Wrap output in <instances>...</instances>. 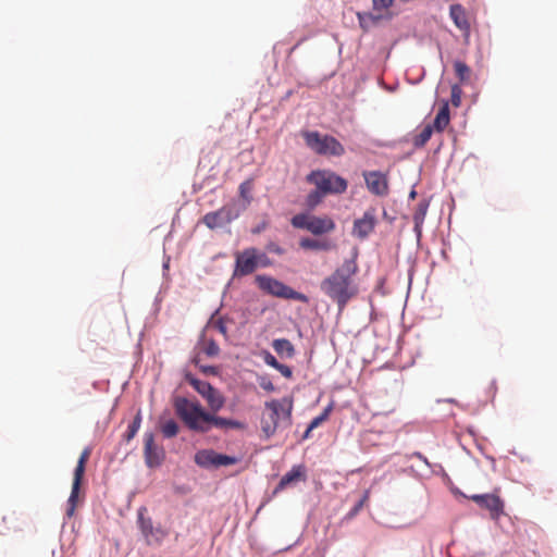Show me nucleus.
<instances>
[{"label":"nucleus","mask_w":557,"mask_h":557,"mask_svg":"<svg viewBox=\"0 0 557 557\" xmlns=\"http://www.w3.org/2000/svg\"><path fill=\"white\" fill-rule=\"evenodd\" d=\"M462 90L459 85L455 84L451 86V103L454 107H459L461 103Z\"/></svg>","instance_id":"2f4dec72"},{"label":"nucleus","mask_w":557,"mask_h":557,"mask_svg":"<svg viewBox=\"0 0 557 557\" xmlns=\"http://www.w3.org/2000/svg\"><path fill=\"white\" fill-rule=\"evenodd\" d=\"M147 508L140 507L137 511V523L148 545H159L168 536V531L160 525L154 527L151 518L146 517Z\"/></svg>","instance_id":"9d476101"},{"label":"nucleus","mask_w":557,"mask_h":557,"mask_svg":"<svg viewBox=\"0 0 557 557\" xmlns=\"http://www.w3.org/2000/svg\"><path fill=\"white\" fill-rule=\"evenodd\" d=\"M215 327L223 334V335H226V326L225 324L223 323V321H218L215 323Z\"/></svg>","instance_id":"58836bf2"},{"label":"nucleus","mask_w":557,"mask_h":557,"mask_svg":"<svg viewBox=\"0 0 557 557\" xmlns=\"http://www.w3.org/2000/svg\"><path fill=\"white\" fill-rule=\"evenodd\" d=\"M394 0H372V7L375 12H379L377 15L373 13H364L363 15L358 14L360 25L363 27V23L366 20L371 21L372 23H376L383 17L381 14L382 11H387L389 7H392Z\"/></svg>","instance_id":"a211bd4d"},{"label":"nucleus","mask_w":557,"mask_h":557,"mask_svg":"<svg viewBox=\"0 0 557 557\" xmlns=\"http://www.w3.org/2000/svg\"><path fill=\"white\" fill-rule=\"evenodd\" d=\"M469 499L474 502L480 508L486 509L490 512V517L494 520L499 519L504 515V502L495 493L473 494L469 496Z\"/></svg>","instance_id":"f8f14e48"},{"label":"nucleus","mask_w":557,"mask_h":557,"mask_svg":"<svg viewBox=\"0 0 557 557\" xmlns=\"http://www.w3.org/2000/svg\"><path fill=\"white\" fill-rule=\"evenodd\" d=\"M238 459L228 455L216 453L213 449H201L195 455L197 466L206 469L227 467L237 463Z\"/></svg>","instance_id":"9b49d317"},{"label":"nucleus","mask_w":557,"mask_h":557,"mask_svg":"<svg viewBox=\"0 0 557 557\" xmlns=\"http://www.w3.org/2000/svg\"><path fill=\"white\" fill-rule=\"evenodd\" d=\"M265 408L268 409V416L263 417L261 420V429L267 437L273 435L277 429L278 420L281 417L289 419L292 411V404L285 407L278 400H271L265 403Z\"/></svg>","instance_id":"1a4fd4ad"},{"label":"nucleus","mask_w":557,"mask_h":557,"mask_svg":"<svg viewBox=\"0 0 557 557\" xmlns=\"http://www.w3.org/2000/svg\"><path fill=\"white\" fill-rule=\"evenodd\" d=\"M272 347L281 357L293 358L296 354L294 345L286 338L274 339L272 342Z\"/></svg>","instance_id":"412c9836"},{"label":"nucleus","mask_w":557,"mask_h":557,"mask_svg":"<svg viewBox=\"0 0 557 557\" xmlns=\"http://www.w3.org/2000/svg\"><path fill=\"white\" fill-rule=\"evenodd\" d=\"M376 223V209L369 208L361 218L354 221L351 234L355 238L363 240L374 231Z\"/></svg>","instance_id":"ddd939ff"},{"label":"nucleus","mask_w":557,"mask_h":557,"mask_svg":"<svg viewBox=\"0 0 557 557\" xmlns=\"http://www.w3.org/2000/svg\"><path fill=\"white\" fill-rule=\"evenodd\" d=\"M213 388L214 387L211 384H209L207 388L203 391V393H201V397L206 399V397L212 392Z\"/></svg>","instance_id":"ea45409f"},{"label":"nucleus","mask_w":557,"mask_h":557,"mask_svg":"<svg viewBox=\"0 0 557 557\" xmlns=\"http://www.w3.org/2000/svg\"><path fill=\"white\" fill-rule=\"evenodd\" d=\"M259 385L262 389L267 391V392H273L275 389L272 381L270 380V377L268 376H261L259 379Z\"/></svg>","instance_id":"c9c22d12"},{"label":"nucleus","mask_w":557,"mask_h":557,"mask_svg":"<svg viewBox=\"0 0 557 557\" xmlns=\"http://www.w3.org/2000/svg\"><path fill=\"white\" fill-rule=\"evenodd\" d=\"M268 265V259L259 253L255 248L245 249L236 253V265L234 276H245L252 273L260 267Z\"/></svg>","instance_id":"6e6552de"},{"label":"nucleus","mask_w":557,"mask_h":557,"mask_svg":"<svg viewBox=\"0 0 557 557\" xmlns=\"http://www.w3.org/2000/svg\"><path fill=\"white\" fill-rule=\"evenodd\" d=\"M144 454L146 465L149 468L160 466L164 459V450L154 444V436L152 433L145 434Z\"/></svg>","instance_id":"4468645a"},{"label":"nucleus","mask_w":557,"mask_h":557,"mask_svg":"<svg viewBox=\"0 0 557 557\" xmlns=\"http://www.w3.org/2000/svg\"><path fill=\"white\" fill-rule=\"evenodd\" d=\"M264 227H265V223H263L262 226H258V228L253 230V232L259 233Z\"/></svg>","instance_id":"a19ab883"},{"label":"nucleus","mask_w":557,"mask_h":557,"mask_svg":"<svg viewBox=\"0 0 557 557\" xmlns=\"http://www.w3.org/2000/svg\"><path fill=\"white\" fill-rule=\"evenodd\" d=\"M364 181L368 189L377 196H384L388 191L387 180L384 174L379 171L364 172Z\"/></svg>","instance_id":"2eb2a0df"},{"label":"nucleus","mask_w":557,"mask_h":557,"mask_svg":"<svg viewBox=\"0 0 557 557\" xmlns=\"http://www.w3.org/2000/svg\"><path fill=\"white\" fill-rule=\"evenodd\" d=\"M454 69L460 83H467L470 81L471 70L466 63L461 61H456L454 63Z\"/></svg>","instance_id":"393cba45"},{"label":"nucleus","mask_w":557,"mask_h":557,"mask_svg":"<svg viewBox=\"0 0 557 557\" xmlns=\"http://www.w3.org/2000/svg\"><path fill=\"white\" fill-rule=\"evenodd\" d=\"M206 403L209 408V412H219L225 405V397L223 394L216 389L215 387L212 392L206 397Z\"/></svg>","instance_id":"4be33fe9"},{"label":"nucleus","mask_w":557,"mask_h":557,"mask_svg":"<svg viewBox=\"0 0 557 557\" xmlns=\"http://www.w3.org/2000/svg\"><path fill=\"white\" fill-rule=\"evenodd\" d=\"M300 244L307 245V244H312V243L309 240H302Z\"/></svg>","instance_id":"c03bdc74"},{"label":"nucleus","mask_w":557,"mask_h":557,"mask_svg":"<svg viewBox=\"0 0 557 557\" xmlns=\"http://www.w3.org/2000/svg\"><path fill=\"white\" fill-rule=\"evenodd\" d=\"M324 196L325 194L321 191L319 188H317L315 190H312L308 194L306 203L308 207L314 208L322 201V198Z\"/></svg>","instance_id":"cd10ccee"},{"label":"nucleus","mask_w":557,"mask_h":557,"mask_svg":"<svg viewBox=\"0 0 557 557\" xmlns=\"http://www.w3.org/2000/svg\"><path fill=\"white\" fill-rule=\"evenodd\" d=\"M306 479V470H305V467L299 465V466H294L290 471H288L287 473H285L281 481L278 482L277 486L275 487V493L280 492V491H283L284 488H286L288 485L290 484H294L296 482H299V481H305Z\"/></svg>","instance_id":"dca6fc26"},{"label":"nucleus","mask_w":557,"mask_h":557,"mask_svg":"<svg viewBox=\"0 0 557 557\" xmlns=\"http://www.w3.org/2000/svg\"><path fill=\"white\" fill-rule=\"evenodd\" d=\"M369 497H370V492L367 490V491H364L360 500L350 510L349 516H351V517L356 516L363 508V506L368 503Z\"/></svg>","instance_id":"7c9ffc66"},{"label":"nucleus","mask_w":557,"mask_h":557,"mask_svg":"<svg viewBox=\"0 0 557 557\" xmlns=\"http://www.w3.org/2000/svg\"><path fill=\"white\" fill-rule=\"evenodd\" d=\"M245 208L238 201L232 200L216 211L205 214L201 222L210 230H224L235 221Z\"/></svg>","instance_id":"7ed1b4c3"},{"label":"nucleus","mask_w":557,"mask_h":557,"mask_svg":"<svg viewBox=\"0 0 557 557\" xmlns=\"http://www.w3.org/2000/svg\"><path fill=\"white\" fill-rule=\"evenodd\" d=\"M251 189H252V184L249 181L242 183L239 186L240 196L247 201V203H249L250 199H251V197H250Z\"/></svg>","instance_id":"72a5a7b5"},{"label":"nucleus","mask_w":557,"mask_h":557,"mask_svg":"<svg viewBox=\"0 0 557 557\" xmlns=\"http://www.w3.org/2000/svg\"><path fill=\"white\" fill-rule=\"evenodd\" d=\"M177 418L184 425L196 433H208L212 428L223 431L246 430L245 422L218 416L216 412L207 411L197 399L177 396L173 400Z\"/></svg>","instance_id":"f03ea898"},{"label":"nucleus","mask_w":557,"mask_h":557,"mask_svg":"<svg viewBox=\"0 0 557 557\" xmlns=\"http://www.w3.org/2000/svg\"><path fill=\"white\" fill-rule=\"evenodd\" d=\"M449 122V106L447 101H444L431 125L433 126L434 131L441 133L448 126Z\"/></svg>","instance_id":"aec40b11"},{"label":"nucleus","mask_w":557,"mask_h":557,"mask_svg":"<svg viewBox=\"0 0 557 557\" xmlns=\"http://www.w3.org/2000/svg\"><path fill=\"white\" fill-rule=\"evenodd\" d=\"M276 252H278V253H281V252H282V250L280 249V247H278V246H276Z\"/></svg>","instance_id":"a18cd8bd"},{"label":"nucleus","mask_w":557,"mask_h":557,"mask_svg":"<svg viewBox=\"0 0 557 557\" xmlns=\"http://www.w3.org/2000/svg\"><path fill=\"white\" fill-rule=\"evenodd\" d=\"M256 283L261 290L272 296L298 300L305 304L309 301V298L305 294L294 290L292 287L271 276L257 275Z\"/></svg>","instance_id":"423d86ee"},{"label":"nucleus","mask_w":557,"mask_h":557,"mask_svg":"<svg viewBox=\"0 0 557 557\" xmlns=\"http://www.w3.org/2000/svg\"><path fill=\"white\" fill-rule=\"evenodd\" d=\"M306 145L321 156L341 157L345 153L344 146L333 136L321 135L319 132H304Z\"/></svg>","instance_id":"20e7f679"},{"label":"nucleus","mask_w":557,"mask_h":557,"mask_svg":"<svg viewBox=\"0 0 557 557\" xmlns=\"http://www.w3.org/2000/svg\"><path fill=\"white\" fill-rule=\"evenodd\" d=\"M307 182L329 194H344L347 189V181L329 170H315L307 175Z\"/></svg>","instance_id":"39448f33"},{"label":"nucleus","mask_w":557,"mask_h":557,"mask_svg":"<svg viewBox=\"0 0 557 557\" xmlns=\"http://www.w3.org/2000/svg\"><path fill=\"white\" fill-rule=\"evenodd\" d=\"M312 430H309V428L306 430L305 434H304V437L305 438H308L309 437V434Z\"/></svg>","instance_id":"79ce46f5"},{"label":"nucleus","mask_w":557,"mask_h":557,"mask_svg":"<svg viewBox=\"0 0 557 557\" xmlns=\"http://www.w3.org/2000/svg\"><path fill=\"white\" fill-rule=\"evenodd\" d=\"M429 208V202L426 200H421L414 210L413 221H414V230L419 233L420 227L424 221Z\"/></svg>","instance_id":"5701e85b"},{"label":"nucleus","mask_w":557,"mask_h":557,"mask_svg":"<svg viewBox=\"0 0 557 557\" xmlns=\"http://www.w3.org/2000/svg\"><path fill=\"white\" fill-rule=\"evenodd\" d=\"M331 411H332V406H329L323 410V412L321 414H319L318 417L312 419L309 424V430H313V429L318 428L319 425H321L324 421H326L329 419Z\"/></svg>","instance_id":"c85d7f7f"},{"label":"nucleus","mask_w":557,"mask_h":557,"mask_svg":"<svg viewBox=\"0 0 557 557\" xmlns=\"http://www.w3.org/2000/svg\"><path fill=\"white\" fill-rule=\"evenodd\" d=\"M263 360L265 362V364L272 367V368H276L277 364L280 363L276 358L269 351H264L263 354Z\"/></svg>","instance_id":"e433bc0d"},{"label":"nucleus","mask_w":557,"mask_h":557,"mask_svg":"<svg viewBox=\"0 0 557 557\" xmlns=\"http://www.w3.org/2000/svg\"><path fill=\"white\" fill-rule=\"evenodd\" d=\"M140 422H141V418H140V414L138 413L135 417V419L133 420V422L128 425L127 440H131L136 435V433L138 432L139 428H140Z\"/></svg>","instance_id":"473e14b6"},{"label":"nucleus","mask_w":557,"mask_h":557,"mask_svg":"<svg viewBox=\"0 0 557 557\" xmlns=\"http://www.w3.org/2000/svg\"><path fill=\"white\" fill-rule=\"evenodd\" d=\"M79 488H81V486L75 487V485L72 484V491H71V494H70V497L67 500V505H69L67 510H66L67 517H72L74 515L76 504H77Z\"/></svg>","instance_id":"bb28decb"},{"label":"nucleus","mask_w":557,"mask_h":557,"mask_svg":"<svg viewBox=\"0 0 557 557\" xmlns=\"http://www.w3.org/2000/svg\"><path fill=\"white\" fill-rule=\"evenodd\" d=\"M90 454H91V449L89 447H86L82 451V454L78 458V461L74 469V474H73V485H75V487L81 486V484H82V481H83V478L85 474V470H86V463L89 460Z\"/></svg>","instance_id":"6ab92c4d"},{"label":"nucleus","mask_w":557,"mask_h":557,"mask_svg":"<svg viewBox=\"0 0 557 557\" xmlns=\"http://www.w3.org/2000/svg\"><path fill=\"white\" fill-rule=\"evenodd\" d=\"M205 352L209 357L218 356L220 352V347L214 341H208L205 345Z\"/></svg>","instance_id":"f704fd0d"},{"label":"nucleus","mask_w":557,"mask_h":557,"mask_svg":"<svg viewBox=\"0 0 557 557\" xmlns=\"http://www.w3.org/2000/svg\"><path fill=\"white\" fill-rule=\"evenodd\" d=\"M275 370H277L286 379H292L293 376L292 369L286 364L278 363Z\"/></svg>","instance_id":"4c0bfd02"},{"label":"nucleus","mask_w":557,"mask_h":557,"mask_svg":"<svg viewBox=\"0 0 557 557\" xmlns=\"http://www.w3.org/2000/svg\"><path fill=\"white\" fill-rule=\"evenodd\" d=\"M186 381L190 384V386L194 387V389L201 395L203 391L207 388V386L210 384L207 381H201L199 379H196L191 375L186 376Z\"/></svg>","instance_id":"c756f323"},{"label":"nucleus","mask_w":557,"mask_h":557,"mask_svg":"<svg viewBox=\"0 0 557 557\" xmlns=\"http://www.w3.org/2000/svg\"><path fill=\"white\" fill-rule=\"evenodd\" d=\"M342 263L321 282V290L337 305L342 311L346 305L359 293L356 275L359 271L357 259L359 256L356 246L342 252Z\"/></svg>","instance_id":"f257e3e1"},{"label":"nucleus","mask_w":557,"mask_h":557,"mask_svg":"<svg viewBox=\"0 0 557 557\" xmlns=\"http://www.w3.org/2000/svg\"><path fill=\"white\" fill-rule=\"evenodd\" d=\"M449 16L453 20L456 27H458L466 35L469 34L470 23L468 20L467 12L461 4H459V3L451 4L449 8Z\"/></svg>","instance_id":"f3484780"},{"label":"nucleus","mask_w":557,"mask_h":557,"mask_svg":"<svg viewBox=\"0 0 557 557\" xmlns=\"http://www.w3.org/2000/svg\"><path fill=\"white\" fill-rule=\"evenodd\" d=\"M180 431V426L177 422L173 419L166 420L161 424V432L164 437L172 438L177 435Z\"/></svg>","instance_id":"a878e982"},{"label":"nucleus","mask_w":557,"mask_h":557,"mask_svg":"<svg viewBox=\"0 0 557 557\" xmlns=\"http://www.w3.org/2000/svg\"><path fill=\"white\" fill-rule=\"evenodd\" d=\"M434 129L431 124H426L422 131L413 137V146L416 148H422L430 140Z\"/></svg>","instance_id":"b1692460"},{"label":"nucleus","mask_w":557,"mask_h":557,"mask_svg":"<svg viewBox=\"0 0 557 557\" xmlns=\"http://www.w3.org/2000/svg\"><path fill=\"white\" fill-rule=\"evenodd\" d=\"M307 247H308V248H321V247L325 248L326 246H318V245H314V246H307Z\"/></svg>","instance_id":"37998d69"},{"label":"nucleus","mask_w":557,"mask_h":557,"mask_svg":"<svg viewBox=\"0 0 557 557\" xmlns=\"http://www.w3.org/2000/svg\"><path fill=\"white\" fill-rule=\"evenodd\" d=\"M292 225L296 228L306 230L313 235L327 234L335 228V223L330 216H317L309 213L294 215L292 218Z\"/></svg>","instance_id":"0eeeda50"}]
</instances>
